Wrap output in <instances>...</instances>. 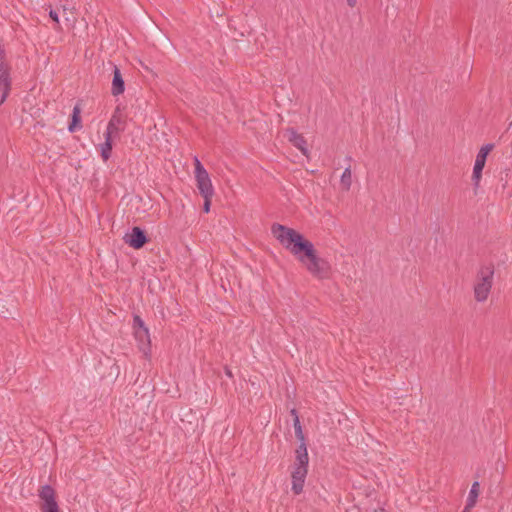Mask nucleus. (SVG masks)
Here are the masks:
<instances>
[{
	"instance_id": "12",
	"label": "nucleus",
	"mask_w": 512,
	"mask_h": 512,
	"mask_svg": "<svg viewBox=\"0 0 512 512\" xmlns=\"http://www.w3.org/2000/svg\"><path fill=\"white\" fill-rule=\"evenodd\" d=\"M122 124H123V120H122L121 116L117 115V113L115 112L107 125V129H106L105 133H109L110 136L118 133L119 131L124 129V127H121Z\"/></svg>"
},
{
	"instance_id": "20",
	"label": "nucleus",
	"mask_w": 512,
	"mask_h": 512,
	"mask_svg": "<svg viewBox=\"0 0 512 512\" xmlns=\"http://www.w3.org/2000/svg\"><path fill=\"white\" fill-rule=\"evenodd\" d=\"M50 18L55 21L56 23H59L58 13L55 10H50L49 12Z\"/></svg>"
},
{
	"instance_id": "5",
	"label": "nucleus",
	"mask_w": 512,
	"mask_h": 512,
	"mask_svg": "<svg viewBox=\"0 0 512 512\" xmlns=\"http://www.w3.org/2000/svg\"><path fill=\"white\" fill-rule=\"evenodd\" d=\"M39 498L42 500L40 510L42 512H60L56 501V492L50 485H43L39 490Z\"/></svg>"
},
{
	"instance_id": "1",
	"label": "nucleus",
	"mask_w": 512,
	"mask_h": 512,
	"mask_svg": "<svg viewBox=\"0 0 512 512\" xmlns=\"http://www.w3.org/2000/svg\"><path fill=\"white\" fill-rule=\"evenodd\" d=\"M271 233L313 277L319 280L330 278L332 271L330 263L319 256L314 244L303 234L279 223L272 224Z\"/></svg>"
},
{
	"instance_id": "10",
	"label": "nucleus",
	"mask_w": 512,
	"mask_h": 512,
	"mask_svg": "<svg viewBox=\"0 0 512 512\" xmlns=\"http://www.w3.org/2000/svg\"><path fill=\"white\" fill-rule=\"evenodd\" d=\"M125 90V82L120 72V69L114 65L113 68V79H112V87L111 94L113 96H118L122 94Z\"/></svg>"
},
{
	"instance_id": "6",
	"label": "nucleus",
	"mask_w": 512,
	"mask_h": 512,
	"mask_svg": "<svg viewBox=\"0 0 512 512\" xmlns=\"http://www.w3.org/2000/svg\"><path fill=\"white\" fill-rule=\"evenodd\" d=\"M123 239L126 244L134 249H141L150 240L146 232L138 226H134Z\"/></svg>"
},
{
	"instance_id": "8",
	"label": "nucleus",
	"mask_w": 512,
	"mask_h": 512,
	"mask_svg": "<svg viewBox=\"0 0 512 512\" xmlns=\"http://www.w3.org/2000/svg\"><path fill=\"white\" fill-rule=\"evenodd\" d=\"M285 136L303 155L308 156L307 141L302 134H299L294 128H287L285 130Z\"/></svg>"
},
{
	"instance_id": "9",
	"label": "nucleus",
	"mask_w": 512,
	"mask_h": 512,
	"mask_svg": "<svg viewBox=\"0 0 512 512\" xmlns=\"http://www.w3.org/2000/svg\"><path fill=\"white\" fill-rule=\"evenodd\" d=\"M136 340L139 342V349L147 357L151 352V340L148 329H136L134 331Z\"/></svg>"
},
{
	"instance_id": "13",
	"label": "nucleus",
	"mask_w": 512,
	"mask_h": 512,
	"mask_svg": "<svg viewBox=\"0 0 512 512\" xmlns=\"http://www.w3.org/2000/svg\"><path fill=\"white\" fill-rule=\"evenodd\" d=\"M81 125V109L79 105H75L71 115V121L68 126L69 132H75L80 129Z\"/></svg>"
},
{
	"instance_id": "14",
	"label": "nucleus",
	"mask_w": 512,
	"mask_h": 512,
	"mask_svg": "<svg viewBox=\"0 0 512 512\" xmlns=\"http://www.w3.org/2000/svg\"><path fill=\"white\" fill-rule=\"evenodd\" d=\"M105 142L101 145V156L104 161H107L111 156L112 151V136L109 133H105Z\"/></svg>"
},
{
	"instance_id": "3",
	"label": "nucleus",
	"mask_w": 512,
	"mask_h": 512,
	"mask_svg": "<svg viewBox=\"0 0 512 512\" xmlns=\"http://www.w3.org/2000/svg\"><path fill=\"white\" fill-rule=\"evenodd\" d=\"M494 275V266L492 264L483 266L477 273V283L474 286V296L478 302H483L488 298L492 288Z\"/></svg>"
},
{
	"instance_id": "26",
	"label": "nucleus",
	"mask_w": 512,
	"mask_h": 512,
	"mask_svg": "<svg viewBox=\"0 0 512 512\" xmlns=\"http://www.w3.org/2000/svg\"><path fill=\"white\" fill-rule=\"evenodd\" d=\"M63 12H64L65 15L67 14L68 9L66 8V6H63Z\"/></svg>"
},
{
	"instance_id": "25",
	"label": "nucleus",
	"mask_w": 512,
	"mask_h": 512,
	"mask_svg": "<svg viewBox=\"0 0 512 512\" xmlns=\"http://www.w3.org/2000/svg\"><path fill=\"white\" fill-rule=\"evenodd\" d=\"M471 508H467V505L465 506L464 510L462 512H470Z\"/></svg>"
},
{
	"instance_id": "16",
	"label": "nucleus",
	"mask_w": 512,
	"mask_h": 512,
	"mask_svg": "<svg viewBox=\"0 0 512 512\" xmlns=\"http://www.w3.org/2000/svg\"><path fill=\"white\" fill-rule=\"evenodd\" d=\"M352 183L351 167L348 165L341 176V185L345 190H349Z\"/></svg>"
},
{
	"instance_id": "7",
	"label": "nucleus",
	"mask_w": 512,
	"mask_h": 512,
	"mask_svg": "<svg viewBox=\"0 0 512 512\" xmlns=\"http://www.w3.org/2000/svg\"><path fill=\"white\" fill-rule=\"evenodd\" d=\"M10 70L9 64L0 63V89L2 91L0 104L6 100L11 90Z\"/></svg>"
},
{
	"instance_id": "23",
	"label": "nucleus",
	"mask_w": 512,
	"mask_h": 512,
	"mask_svg": "<svg viewBox=\"0 0 512 512\" xmlns=\"http://www.w3.org/2000/svg\"><path fill=\"white\" fill-rule=\"evenodd\" d=\"M292 417H293V420L296 419V417H299L298 415V412L295 408H293L291 411H290Z\"/></svg>"
},
{
	"instance_id": "24",
	"label": "nucleus",
	"mask_w": 512,
	"mask_h": 512,
	"mask_svg": "<svg viewBox=\"0 0 512 512\" xmlns=\"http://www.w3.org/2000/svg\"><path fill=\"white\" fill-rule=\"evenodd\" d=\"M374 512H387V511L385 509L380 508V509L375 510Z\"/></svg>"
},
{
	"instance_id": "2",
	"label": "nucleus",
	"mask_w": 512,
	"mask_h": 512,
	"mask_svg": "<svg viewBox=\"0 0 512 512\" xmlns=\"http://www.w3.org/2000/svg\"><path fill=\"white\" fill-rule=\"evenodd\" d=\"M295 436L300 441L299 446L295 450V460L293 470L291 472L292 491L295 495H299L303 491L305 479L308 473L309 456L305 436L299 417L294 419Z\"/></svg>"
},
{
	"instance_id": "4",
	"label": "nucleus",
	"mask_w": 512,
	"mask_h": 512,
	"mask_svg": "<svg viewBox=\"0 0 512 512\" xmlns=\"http://www.w3.org/2000/svg\"><path fill=\"white\" fill-rule=\"evenodd\" d=\"M196 186L201 196H214V188L210 176L200 160L194 158Z\"/></svg>"
},
{
	"instance_id": "21",
	"label": "nucleus",
	"mask_w": 512,
	"mask_h": 512,
	"mask_svg": "<svg viewBox=\"0 0 512 512\" xmlns=\"http://www.w3.org/2000/svg\"><path fill=\"white\" fill-rule=\"evenodd\" d=\"M224 371H225V374L229 377V378H233V374H232V371L229 367H225L224 368Z\"/></svg>"
},
{
	"instance_id": "19",
	"label": "nucleus",
	"mask_w": 512,
	"mask_h": 512,
	"mask_svg": "<svg viewBox=\"0 0 512 512\" xmlns=\"http://www.w3.org/2000/svg\"><path fill=\"white\" fill-rule=\"evenodd\" d=\"M204 198V204H203V211L205 213H208L210 211V207H211V200H212V197L213 196H202Z\"/></svg>"
},
{
	"instance_id": "18",
	"label": "nucleus",
	"mask_w": 512,
	"mask_h": 512,
	"mask_svg": "<svg viewBox=\"0 0 512 512\" xmlns=\"http://www.w3.org/2000/svg\"><path fill=\"white\" fill-rule=\"evenodd\" d=\"M133 328L135 331H136V329H148L145 326L144 321L142 320V318L139 315L133 316Z\"/></svg>"
},
{
	"instance_id": "22",
	"label": "nucleus",
	"mask_w": 512,
	"mask_h": 512,
	"mask_svg": "<svg viewBox=\"0 0 512 512\" xmlns=\"http://www.w3.org/2000/svg\"><path fill=\"white\" fill-rule=\"evenodd\" d=\"M349 7L354 8L357 4V0H346Z\"/></svg>"
},
{
	"instance_id": "17",
	"label": "nucleus",
	"mask_w": 512,
	"mask_h": 512,
	"mask_svg": "<svg viewBox=\"0 0 512 512\" xmlns=\"http://www.w3.org/2000/svg\"><path fill=\"white\" fill-rule=\"evenodd\" d=\"M482 171H483L482 168H478V167L473 168L472 181H473V185H474L475 194L477 193V189L480 184V180L482 177Z\"/></svg>"
},
{
	"instance_id": "11",
	"label": "nucleus",
	"mask_w": 512,
	"mask_h": 512,
	"mask_svg": "<svg viewBox=\"0 0 512 512\" xmlns=\"http://www.w3.org/2000/svg\"><path fill=\"white\" fill-rule=\"evenodd\" d=\"M494 144L488 143L482 146L476 156L474 167L482 168L484 169L485 163L487 160V156L489 153L493 150Z\"/></svg>"
},
{
	"instance_id": "15",
	"label": "nucleus",
	"mask_w": 512,
	"mask_h": 512,
	"mask_svg": "<svg viewBox=\"0 0 512 512\" xmlns=\"http://www.w3.org/2000/svg\"><path fill=\"white\" fill-rule=\"evenodd\" d=\"M479 482L475 481L473 484H472V487L470 489V492H469V495H468V498H467V508H472L474 507V505L476 504V501H477V497L479 495Z\"/></svg>"
},
{
	"instance_id": "27",
	"label": "nucleus",
	"mask_w": 512,
	"mask_h": 512,
	"mask_svg": "<svg viewBox=\"0 0 512 512\" xmlns=\"http://www.w3.org/2000/svg\"><path fill=\"white\" fill-rule=\"evenodd\" d=\"M346 160L350 162V161L352 160V158H351L350 156H348V157L346 158Z\"/></svg>"
}]
</instances>
